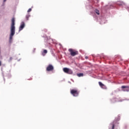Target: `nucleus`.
<instances>
[{
    "label": "nucleus",
    "instance_id": "4468645a",
    "mask_svg": "<svg viewBox=\"0 0 129 129\" xmlns=\"http://www.w3.org/2000/svg\"><path fill=\"white\" fill-rule=\"evenodd\" d=\"M13 60V57H10L9 60V62H11Z\"/></svg>",
    "mask_w": 129,
    "mask_h": 129
},
{
    "label": "nucleus",
    "instance_id": "2eb2a0df",
    "mask_svg": "<svg viewBox=\"0 0 129 129\" xmlns=\"http://www.w3.org/2000/svg\"><path fill=\"white\" fill-rule=\"evenodd\" d=\"M32 11V9L30 8L28 10V13H30V12Z\"/></svg>",
    "mask_w": 129,
    "mask_h": 129
},
{
    "label": "nucleus",
    "instance_id": "a211bd4d",
    "mask_svg": "<svg viewBox=\"0 0 129 129\" xmlns=\"http://www.w3.org/2000/svg\"><path fill=\"white\" fill-rule=\"evenodd\" d=\"M4 3L7 2V0H4Z\"/></svg>",
    "mask_w": 129,
    "mask_h": 129
},
{
    "label": "nucleus",
    "instance_id": "1a4fd4ad",
    "mask_svg": "<svg viewBox=\"0 0 129 129\" xmlns=\"http://www.w3.org/2000/svg\"><path fill=\"white\" fill-rule=\"evenodd\" d=\"M99 85L101 88H103V89H106V86L101 82H99Z\"/></svg>",
    "mask_w": 129,
    "mask_h": 129
},
{
    "label": "nucleus",
    "instance_id": "9d476101",
    "mask_svg": "<svg viewBox=\"0 0 129 129\" xmlns=\"http://www.w3.org/2000/svg\"><path fill=\"white\" fill-rule=\"evenodd\" d=\"M47 53H48V51H47V50L44 49L43 51V52L42 53V55L43 56H45V55H46V54H47Z\"/></svg>",
    "mask_w": 129,
    "mask_h": 129
},
{
    "label": "nucleus",
    "instance_id": "7ed1b4c3",
    "mask_svg": "<svg viewBox=\"0 0 129 129\" xmlns=\"http://www.w3.org/2000/svg\"><path fill=\"white\" fill-rule=\"evenodd\" d=\"M118 120H119V118H118L117 119L116 118L115 120H114L112 123H111L110 124L109 128L114 129V125H115V124H116V123H117V121H118Z\"/></svg>",
    "mask_w": 129,
    "mask_h": 129
},
{
    "label": "nucleus",
    "instance_id": "6e6552de",
    "mask_svg": "<svg viewBox=\"0 0 129 129\" xmlns=\"http://www.w3.org/2000/svg\"><path fill=\"white\" fill-rule=\"evenodd\" d=\"M24 28H25V23L22 22L19 28V31L21 32V31H22V30H23V29H24Z\"/></svg>",
    "mask_w": 129,
    "mask_h": 129
},
{
    "label": "nucleus",
    "instance_id": "20e7f679",
    "mask_svg": "<svg viewBox=\"0 0 129 129\" xmlns=\"http://www.w3.org/2000/svg\"><path fill=\"white\" fill-rule=\"evenodd\" d=\"M63 72H64V73H66L67 74H73V71L67 68H63Z\"/></svg>",
    "mask_w": 129,
    "mask_h": 129
},
{
    "label": "nucleus",
    "instance_id": "dca6fc26",
    "mask_svg": "<svg viewBox=\"0 0 129 129\" xmlns=\"http://www.w3.org/2000/svg\"><path fill=\"white\" fill-rule=\"evenodd\" d=\"M0 66H2V61H0Z\"/></svg>",
    "mask_w": 129,
    "mask_h": 129
},
{
    "label": "nucleus",
    "instance_id": "f3484780",
    "mask_svg": "<svg viewBox=\"0 0 129 129\" xmlns=\"http://www.w3.org/2000/svg\"><path fill=\"white\" fill-rule=\"evenodd\" d=\"M85 58L86 59H88V56H86Z\"/></svg>",
    "mask_w": 129,
    "mask_h": 129
},
{
    "label": "nucleus",
    "instance_id": "9b49d317",
    "mask_svg": "<svg viewBox=\"0 0 129 129\" xmlns=\"http://www.w3.org/2000/svg\"><path fill=\"white\" fill-rule=\"evenodd\" d=\"M95 13H96V14H97V15H98V16H99L100 13H99V11L97 9H96L95 10Z\"/></svg>",
    "mask_w": 129,
    "mask_h": 129
},
{
    "label": "nucleus",
    "instance_id": "ddd939ff",
    "mask_svg": "<svg viewBox=\"0 0 129 129\" xmlns=\"http://www.w3.org/2000/svg\"><path fill=\"white\" fill-rule=\"evenodd\" d=\"M30 17V16L29 15H26V20L28 21V20H29V18Z\"/></svg>",
    "mask_w": 129,
    "mask_h": 129
},
{
    "label": "nucleus",
    "instance_id": "39448f33",
    "mask_svg": "<svg viewBox=\"0 0 129 129\" xmlns=\"http://www.w3.org/2000/svg\"><path fill=\"white\" fill-rule=\"evenodd\" d=\"M69 51L70 52L71 56H76V55H78V51H74L73 49L70 48Z\"/></svg>",
    "mask_w": 129,
    "mask_h": 129
},
{
    "label": "nucleus",
    "instance_id": "f8f14e48",
    "mask_svg": "<svg viewBox=\"0 0 129 129\" xmlns=\"http://www.w3.org/2000/svg\"><path fill=\"white\" fill-rule=\"evenodd\" d=\"M77 76H78V77H81L83 76V73L78 74Z\"/></svg>",
    "mask_w": 129,
    "mask_h": 129
},
{
    "label": "nucleus",
    "instance_id": "423d86ee",
    "mask_svg": "<svg viewBox=\"0 0 129 129\" xmlns=\"http://www.w3.org/2000/svg\"><path fill=\"white\" fill-rule=\"evenodd\" d=\"M46 71L50 72V71H53L54 70V67L52 64H49L46 69Z\"/></svg>",
    "mask_w": 129,
    "mask_h": 129
},
{
    "label": "nucleus",
    "instance_id": "6ab92c4d",
    "mask_svg": "<svg viewBox=\"0 0 129 129\" xmlns=\"http://www.w3.org/2000/svg\"><path fill=\"white\" fill-rule=\"evenodd\" d=\"M120 6H122V4H120Z\"/></svg>",
    "mask_w": 129,
    "mask_h": 129
},
{
    "label": "nucleus",
    "instance_id": "0eeeda50",
    "mask_svg": "<svg viewBox=\"0 0 129 129\" xmlns=\"http://www.w3.org/2000/svg\"><path fill=\"white\" fill-rule=\"evenodd\" d=\"M122 89H123V91H129V87L128 86H121Z\"/></svg>",
    "mask_w": 129,
    "mask_h": 129
},
{
    "label": "nucleus",
    "instance_id": "f03ea898",
    "mask_svg": "<svg viewBox=\"0 0 129 129\" xmlns=\"http://www.w3.org/2000/svg\"><path fill=\"white\" fill-rule=\"evenodd\" d=\"M71 94L73 95V96L76 97L79 95V91L77 89H72L71 90Z\"/></svg>",
    "mask_w": 129,
    "mask_h": 129
},
{
    "label": "nucleus",
    "instance_id": "f257e3e1",
    "mask_svg": "<svg viewBox=\"0 0 129 129\" xmlns=\"http://www.w3.org/2000/svg\"><path fill=\"white\" fill-rule=\"evenodd\" d=\"M15 18H13L12 19V24L11 26V33L10 35L9 38V43H12L13 41V37H14V35H15L16 33V27H15Z\"/></svg>",
    "mask_w": 129,
    "mask_h": 129
}]
</instances>
